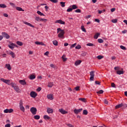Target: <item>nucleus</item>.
<instances>
[{"instance_id": "f257e3e1", "label": "nucleus", "mask_w": 127, "mask_h": 127, "mask_svg": "<svg viewBox=\"0 0 127 127\" xmlns=\"http://www.w3.org/2000/svg\"><path fill=\"white\" fill-rule=\"evenodd\" d=\"M57 33H59L58 37H59V38H64V34H65L64 30H62L61 28H59L57 29Z\"/></svg>"}, {"instance_id": "f03ea898", "label": "nucleus", "mask_w": 127, "mask_h": 127, "mask_svg": "<svg viewBox=\"0 0 127 127\" xmlns=\"http://www.w3.org/2000/svg\"><path fill=\"white\" fill-rule=\"evenodd\" d=\"M11 86L14 88V89L16 92H19V87L16 85V84L13 83V82L11 83Z\"/></svg>"}, {"instance_id": "7ed1b4c3", "label": "nucleus", "mask_w": 127, "mask_h": 127, "mask_svg": "<svg viewBox=\"0 0 127 127\" xmlns=\"http://www.w3.org/2000/svg\"><path fill=\"white\" fill-rule=\"evenodd\" d=\"M0 81H2V82H3V83H5V84H7V85H11V83L10 84V80L9 79H4V78H0Z\"/></svg>"}, {"instance_id": "20e7f679", "label": "nucleus", "mask_w": 127, "mask_h": 127, "mask_svg": "<svg viewBox=\"0 0 127 127\" xmlns=\"http://www.w3.org/2000/svg\"><path fill=\"white\" fill-rule=\"evenodd\" d=\"M30 112L32 113V115H36V113H37V109L35 107H32L30 109Z\"/></svg>"}, {"instance_id": "39448f33", "label": "nucleus", "mask_w": 127, "mask_h": 127, "mask_svg": "<svg viewBox=\"0 0 127 127\" xmlns=\"http://www.w3.org/2000/svg\"><path fill=\"white\" fill-rule=\"evenodd\" d=\"M90 81H94V77H95V71H91L90 72Z\"/></svg>"}, {"instance_id": "423d86ee", "label": "nucleus", "mask_w": 127, "mask_h": 127, "mask_svg": "<svg viewBox=\"0 0 127 127\" xmlns=\"http://www.w3.org/2000/svg\"><path fill=\"white\" fill-rule=\"evenodd\" d=\"M82 111H83V109L81 108L79 109H74L73 110V112L75 114V115H78V114H79V113H81Z\"/></svg>"}, {"instance_id": "0eeeda50", "label": "nucleus", "mask_w": 127, "mask_h": 127, "mask_svg": "<svg viewBox=\"0 0 127 127\" xmlns=\"http://www.w3.org/2000/svg\"><path fill=\"white\" fill-rule=\"evenodd\" d=\"M60 113H61L62 115H66V114H68V112L64 110L63 109H60L59 110Z\"/></svg>"}, {"instance_id": "6e6552de", "label": "nucleus", "mask_w": 127, "mask_h": 127, "mask_svg": "<svg viewBox=\"0 0 127 127\" xmlns=\"http://www.w3.org/2000/svg\"><path fill=\"white\" fill-rule=\"evenodd\" d=\"M30 96L32 98H36V96H37V94H36L34 91H32L30 93Z\"/></svg>"}, {"instance_id": "1a4fd4ad", "label": "nucleus", "mask_w": 127, "mask_h": 127, "mask_svg": "<svg viewBox=\"0 0 127 127\" xmlns=\"http://www.w3.org/2000/svg\"><path fill=\"white\" fill-rule=\"evenodd\" d=\"M8 47H9L10 49H11V50H13V49H14V43H10L8 45Z\"/></svg>"}, {"instance_id": "9d476101", "label": "nucleus", "mask_w": 127, "mask_h": 127, "mask_svg": "<svg viewBox=\"0 0 127 127\" xmlns=\"http://www.w3.org/2000/svg\"><path fill=\"white\" fill-rule=\"evenodd\" d=\"M2 34L3 37H5V38H6V39H9L10 36L6 33L2 32Z\"/></svg>"}, {"instance_id": "9b49d317", "label": "nucleus", "mask_w": 127, "mask_h": 127, "mask_svg": "<svg viewBox=\"0 0 127 127\" xmlns=\"http://www.w3.org/2000/svg\"><path fill=\"white\" fill-rule=\"evenodd\" d=\"M47 112L48 114H53L54 110L50 108H48L47 109Z\"/></svg>"}, {"instance_id": "f8f14e48", "label": "nucleus", "mask_w": 127, "mask_h": 127, "mask_svg": "<svg viewBox=\"0 0 127 127\" xmlns=\"http://www.w3.org/2000/svg\"><path fill=\"white\" fill-rule=\"evenodd\" d=\"M55 23H60V24H65V22L62 20H57L56 21Z\"/></svg>"}, {"instance_id": "ddd939ff", "label": "nucleus", "mask_w": 127, "mask_h": 127, "mask_svg": "<svg viewBox=\"0 0 127 127\" xmlns=\"http://www.w3.org/2000/svg\"><path fill=\"white\" fill-rule=\"evenodd\" d=\"M23 23H24V24H26V25H28L29 26H30L31 27H33V28L34 27V26H33L30 23H28L27 22L24 21Z\"/></svg>"}, {"instance_id": "4468645a", "label": "nucleus", "mask_w": 127, "mask_h": 127, "mask_svg": "<svg viewBox=\"0 0 127 127\" xmlns=\"http://www.w3.org/2000/svg\"><path fill=\"white\" fill-rule=\"evenodd\" d=\"M19 83L21 85H26V82H25V80H19Z\"/></svg>"}, {"instance_id": "2eb2a0df", "label": "nucleus", "mask_w": 127, "mask_h": 127, "mask_svg": "<svg viewBox=\"0 0 127 127\" xmlns=\"http://www.w3.org/2000/svg\"><path fill=\"white\" fill-rule=\"evenodd\" d=\"M100 34H101L100 33H96L94 36V38L95 39H98V38L99 37V36H100Z\"/></svg>"}, {"instance_id": "dca6fc26", "label": "nucleus", "mask_w": 127, "mask_h": 127, "mask_svg": "<svg viewBox=\"0 0 127 127\" xmlns=\"http://www.w3.org/2000/svg\"><path fill=\"white\" fill-rule=\"evenodd\" d=\"M62 58L64 62H65V61H67V58H66V55H63L62 57Z\"/></svg>"}, {"instance_id": "f3484780", "label": "nucleus", "mask_w": 127, "mask_h": 127, "mask_svg": "<svg viewBox=\"0 0 127 127\" xmlns=\"http://www.w3.org/2000/svg\"><path fill=\"white\" fill-rule=\"evenodd\" d=\"M47 97L49 100H53V95L52 94H49Z\"/></svg>"}, {"instance_id": "a211bd4d", "label": "nucleus", "mask_w": 127, "mask_h": 127, "mask_svg": "<svg viewBox=\"0 0 127 127\" xmlns=\"http://www.w3.org/2000/svg\"><path fill=\"white\" fill-rule=\"evenodd\" d=\"M81 62H82L80 60L77 61L75 62L74 64L75 65V66H78V65H80V64H81Z\"/></svg>"}, {"instance_id": "6ab92c4d", "label": "nucleus", "mask_w": 127, "mask_h": 127, "mask_svg": "<svg viewBox=\"0 0 127 127\" xmlns=\"http://www.w3.org/2000/svg\"><path fill=\"white\" fill-rule=\"evenodd\" d=\"M5 67L8 69V70H11V67H10V64H5Z\"/></svg>"}, {"instance_id": "aec40b11", "label": "nucleus", "mask_w": 127, "mask_h": 127, "mask_svg": "<svg viewBox=\"0 0 127 127\" xmlns=\"http://www.w3.org/2000/svg\"><path fill=\"white\" fill-rule=\"evenodd\" d=\"M29 79H30V80H33L34 79H35V78H36V76H35V75L32 74L29 77Z\"/></svg>"}, {"instance_id": "412c9836", "label": "nucleus", "mask_w": 127, "mask_h": 127, "mask_svg": "<svg viewBox=\"0 0 127 127\" xmlns=\"http://www.w3.org/2000/svg\"><path fill=\"white\" fill-rule=\"evenodd\" d=\"M16 9L18 10V11H24V10L22 9V8L20 7H16Z\"/></svg>"}, {"instance_id": "4be33fe9", "label": "nucleus", "mask_w": 127, "mask_h": 127, "mask_svg": "<svg viewBox=\"0 0 127 127\" xmlns=\"http://www.w3.org/2000/svg\"><path fill=\"white\" fill-rule=\"evenodd\" d=\"M123 103H121L120 104L116 105L115 107V108L116 109H120V108H122V107H123Z\"/></svg>"}, {"instance_id": "5701e85b", "label": "nucleus", "mask_w": 127, "mask_h": 127, "mask_svg": "<svg viewBox=\"0 0 127 127\" xmlns=\"http://www.w3.org/2000/svg\"><path fill=\"white\" fill-rule=\"evenodd\" d=\"M9 55H11L12 56V58H14V57H15V54H14V53L12 51L10 52Z\"/></svg>"}, {"instance_id": "b1692460", "label": "nucleus", "mask_w": 127, "mask_h": 127, "mask_svg": "<svg viewBox=\"0 0 127 127\" xmlns=\"http://www.w3.org/2000/svg\"><path fill=\"white\" fill-rule=\"evenodd\" d=\"M53 43L54 45H55V46H58V42L57 40L53 41Z\"/></svg>"}, {"instance_id": "393cba45", "label": "nucleus", "mask_w": 127, "mask_h": 127, "mask_svg": "<svg viewBox=\"0 0 127 127\" xmlns=\"http://www.w3.org/2000/svg\"><path fill=\"white\" fill-rule=\"evenodd\" d=\"M16 44H17V45H19V46H22V45H23V43L20 41H17Z\"/></svg>"}, {"instance_id": "a878e982", "label": "nucleus", "mask_w": 127, "mask_h": 127, "mask_svg": "<svg viewBox=\"0 0 127 127\" xmlns=\"http://www.w3.org/2000/svg\"><path fill=\"white\" fill-rule=\"evenodd\" d=\"M19 107H20V110H21V111H22V112H25V109H24V107H23V105L19 106Z\"/></svg>"}, {"instance_id": "bb28decb", "label": "nucleus", "mask_w": 127, "mask_h": 127, "mask_svg": "<svg viewBox=\"0 0 127 127\" xmlns=\"http://www.w3.org/2000/svg\"><path fill=\"white\" fill-rule=\"evenodd\" d=\"M117 73L118 75H122V74H124V71L122 70H118L117 71Z\"/></svg>"}, {"instance_id": "cd10ccee", "label": "nucleus", "mask_w": 127, "mask_h": 127, "mask_svg": "<svg viewBox=\"0 0 127 127\" xmlns=\"http://www.w3.org/2000/svg\"><path fill=\"white\" fill-rule=\"evenodd\" d=\"M0 7H1V8H5L6 5L5 4H0Z\"/></svg>"}, {"instance_id": "c85d7f7f", "label": "nucleus", "mask_w": 127, "mask_h": 127, "mask_svg": "<svg viewBox=\"0 0 127 127\" xmlns=\"http://www.w3.org/2000/svg\"><path fill=\"white\" fill-rule=\"evenodd\" d=\"M97 58L99 60H101V59H103V58H104V56H102V55H99L97 57Z\"/></svg>"}, {"instance_id": "c756f323", "label": "nucleus", "mask_w": 127, "mask_h": 127, "mask_svg": "<svg viewBox=\"0 0 127 127\" xmlns=\"http://www.w3.org/2000/svg\"><path fill=\"white\" fill-rule=\"evenodd\" d=\"M34 118L35 120H39V119H40V116L39 115H35Z\"/></svg>"}, {"instance_id": "7c9ffc66", "label": "nucleus", "mask_w": 127, "mask_h": 127, "mask_svg": "<svg viewBox=\"0 0 127 127\" xmlns=\"http://www.w3.org/2000/svg\"><path fill=\"white\" fill-rule=\"evenodd\" d=\"M44 119H45V120H50V117L47 115H45L44 116Z\"/></svg>"}, {"instance_id": "2f4dec72", "label": "nucleus", "mask_w": 127, "mask_h": 127, "mask_svg": "<svg viewBox=\"0 0 127 127\" xmlns=\"http://www.w3.org/2000/svg\"><path fill=\"white\" fill-rule=\"evenodd\" d=\"M53 83H52V82H49L48 85V87H49L50 88H52V87H53Z\"/></svg>"}, {"instance_id": "473e14b6", "label": "nucleus", "mask_w": 127, "mask_h": 127, "mask_svg": "<svg viewBox=\"0 0 127 127\" xmlns=\"http://www.w3.org/2000/svg\"><path fill=\"white\" fill-rule=\"evenodd\" d=\"M37 13H38V14H39V15H41V16H44V14H43V13H42L40 11H37Z\"/></svg>"}, {"instance_id": "72a5a7b5", "label": "nucleus", "mask_w": 127, "mask_h": 127, "mask_svg": "<svg viewBox=\"0 0 127 127\" xmlns=\"http://www.w3.org/2000/svg\"><path fill=\"white\" fill-rule=\"evenodd\" d=\"M62 7H64L65 6V2H60Z\"/></svg>"}, {"instance_id": "f704fd0d", "label": "nucleus", "mask_w": 127, "mask_h": 127, "mask_svg": "<svg viewBox=\"0 0 127 127\" xmlns=\"http://www.w3.org/2000/svg\"><path fill=\"white\" fill-rule=\"evenodd\" d=\"M74 90H75V91H80V86H77L74 87Z\"/></svg>"}, {"instance_id": "c9c22d12", "label": "nucleus", "mask_w": 127, "mask_h": 127, "mask_svg": "<svg viewBox=\"0 0 127 127\" xmlns=\"http://www.w3.org/2000/svg\"><path fill=\"white\" fill-rule=\"evenodd\" d=\"M72 7L71 8H72V9H76V8H78V7H77V5L73 4L72 5Z\"/></svg>"}, {"instance_id": "e433bc0d", "label": "nucleus", "mask_w": 127, "mask_h": 127, "mask_svg": "<svg viewBox=\"0 0 127 127\" xmlns=\"http://www.w3.org/2000/svg\"><path fill=\"white\" fill-rule=\"evenodd\" d=\"M98 41L99 43H103L104 42V40L102 39H98Z\"/></svg>"}, {"instance_id": "4c0bfd02", "label": "nucleus", "mask_w": 127, "mask_h": 127, "mask_svg": "<svg viewBox=\"0 0 127 127\" xmlns=\"http://www.w3.org/2000/svg\"><path fill=\"white\" fill-rule=\"evenodd\" d=\"M112 22H113V23H117V22H118V19H112Z\"/></svg>"}, {"instance_id": "58836bf2", "label": "nucleus", "mask_w": 127, "mask_h": 127, "mask_svg": "<svg viewBox=\"0 0 127 127\" xmlns=\"http://www.w3.org/2000/svg\"><path fill=\"white\" fill-rule=\"evenodd\" d=\"M103 93H104V90H100L99 91L97 92V94H103Z\"/></svg>"}, {"instance_id": "ea45409f", "label": "nucleus", "mask_w": 127, "mask_h": 127, "mask_svg": "<svg viewBox=\"0 0 127 127\" xmlns=\"http://www.w3.org/2000/svg\"><path fill=\"white\" fill-rule=\"evenodd\" d=\"M9 4L11 5V6H12V7H16L15 4H14L12 2H10Z\"/></svg>"}, {"instance_id": "a19ab883", "label": "nucleus", "mask_w": 127, "mask_h": 127, "mask_svg": "<svg viewBox=\"0 0 127 127\" xmlns=\"http://www.w3.org/2000/svg\"><path fill=\"white\" fill-rule=\"evenodd\" d=\"M75 49H81V46L77 45V46L75 47Z\"/></svg>"}, {"instance_id": "79ce46f5", "label": "nucleus", "mask_w": 127, "mask_h": 127, "mask_svg": "<svg viewBox=\"0 0 127 127\" xmlns=\"http://www.w3.org/2000/svg\"><path fill=\"white\" fill-rule=\"evenodd\" d=\"M52 2H54V3H56V2H58V0H49Z\"/></svg>"}, {"instance_id": "37998d69", "label": "nucleus", "mask_w": 127, "mask_h": 127, "mask_svg": "<svg viewBox=\"0 0 127 127\" xmlns=\"http://www.w3.org/2000/svg\"><path fill=\"white\" fill-rule=\"evenodd\" d=\"M72 10H73V8H69L67 9V12H71V11H72Z\"/></svg>"}, {"instance_id": "c03bdc74", "label": "nucleus", "mask_w": 127, "mask_h": 127, "mask_svg": "<svg viewBox=\"0 0 127 127\" xmlns=\"http://www.w3.org/2000/svg\"><path fill=\"white\" fill-rule=\"evenodd\" d=\"M21 106H23V102L22 101V100H20L19 102V107Z\"/></svg>"}, {"instance_id": "a18cd8bd", "label": "nucleus", "mask_w": 127, "mask_h": 127, "mask_svg": "<svg viewBox=\"0 0 127 127\" xmlns=\"http://www.w3.org/2000/svg\"><path fill=\"white\" fill-rule=\"evenodd\" d=\"M83 115H88V111L86 110H83Z\"/></svg>"}, {"instance_id": "49530a36", "label": "nucleus", "mask_w": 127, "mask_h": 127, "mask_svg": "<svg viewBox=\"0 0 127 127\" xmlns=\"http://www.w3.org/2000/svg\"><path fill=\"white\" fill-rule=\"evenodd\" d=\"M79 100L81 101V102H85L86 99L85 98H79Z\"/></svg>"}, {"instance_id": "de8ad7c7", "label": "nucleus", "mask_w": 127, "mask_h": 127, "mask_svg": "<svg viewBox=\"0 0 127 127\" xmlns=\"http://www.w3.org/2000/svg\"><path fill=\"white\" fill-rule=\"evenodd\" d=\"M76 45H77L76 43H74V44L71 45V46H70V48H74V47H75L76 46Z\"/></svg>"}, {"instance_id": "09e8293b", "label": "nucleus", "mask_w": 127, "mask_h": 127, "mask_svg": "<svg viewBox=\"0 0 127 127\" xmlns=\"http://www.w3.org/2000/svg\"><path fill=\"white\" fill-rule=\"evenodd\" d=\"M111 87H112V88H116V84L115 83L113 82L111 83Z\"/></svg>"}, {"instance_id": "8fccbe9b", "label": "nucleus", "mask_w": 127, "mask_h": 127, "mask_svg": "<svg viewBox=\"0 0 127 127\" xmlns=\"http://www.w3.org/2000/svg\"><path fill=\"white\" fill-rule=\"evenodd\" d=\"M35 19L37 21H40L41 18L39 17H36Z\"/></svg>"}, {"instance_id": "3c124183", "label": "nucleus", "mask_w": 127, "mask_h": 127, "mask_svg": "<svg viewBox=\"0 0 127 127\" xmlns=\"http://www.w3.org/2000/svg\"><path fill=\"white\" fill-rule=\"evenodd\" d=\"M13 112V109H8L9 114H10V113H12Z\"/></svg>"}, {"instance_id": "603ef678", "label": "nucleus", "mask_w": 127, "mask_h": 127, "mask_svg": "<svg viewBox=\"0 0 127 127\" xmlns=\"http://www.w3.org/2000/svg\"><path fill=\"white\" fill-rule=\"evenodd\" d=\"M87 46H94V44H92V43H88L87 45Z\"/></svg>"}, {"instance_id": "864d4df0", "label": "nucleus", "mask_w": 127, "mask_h": 127, "mask_svg": "<svg viewBox=\"0 0 127 127\" xmlns=\"http://www.w3.org/2000/svg\"><path fill=\"white\" fill-rule=\"evenodd\" d=\"M81 29L82 31H83L84 32H86V29L84 28V26H81Z\"/></svg>"}, {"instance_id": "5fc2aeb1", "label": "nucleus", "mask_w": 127, "mask_h": 127, "mask_svg": "<svg viewBox=\"0 0 127 127\" xmlns=\"http://www.w3.org/2000/svg\"><path fill=\"white\" fill-rule=\"evenodd\" d=\"M4 113L5 114H7L8 113V109H6L5 110H4Z\"/></svg>"}, {"instance_id": "6e6d98bb", "label": "nucleus", "mask_w": 127, "mask_h": 127, "mask_svg": "<svg viewBox=\"0 0 127 127\" xmlns=\"http://www.w3.org/2000/svg\"><path fill=\"white\" fill-rule=\"evenodd\" d=\"M120 48H121V49H123V50H126V48L124 46H121Z\"/></svg>"}, {"instance_id": "4d7b16f0", "label": "nucleus", "mask_w": 127, "mask_h": 127, "mask_svg": "<svg viewBox=\"0 0 127 127\" xmlns=\"http://www.w3.org/2000/svg\"><path fill=\"white\" fill-rule=\"evenodd\" d=\"M50 66V67H51V68H55V67H56L55 65L53 64H51Z\"/></svg>"}, {"instance_id": "13d9d810", "label": "nucleus", "mask_w": 127, "mask_h": 127, "mask_svg": "<svg viewBox=\"0 0 127 127\" xmlns=\"http://www.w3.org/2000/svg\"><path fill=\"white\" fill-rule=\"evenodd\" d=\"M95 84H96V85H101V82H100L98 81H95Z\"/></svg>"}, {"instance_id": "bf43d9fd", "label": "nucleus", "mask_w": 127, "mask_h": 127, "mask_svg": "<svg viewBox=\"0 0 127 127\" xmlns=\"http://www.w3.org/2000/svg\"><path fill=\"white\" fill-rule=\"evenodd\" d=\"M123 108H127V104H124V103H123Z\"/></svg>"}, {"instance_id": "052dcab7", "label": "nucleus", "mask_w": 127, "mask_h": 127, "mask_svg": "<svg viewBox=\"0 0 127 127\" xmlns=\"http://www.w3.org/2000/svg\"><path fill=\"white\" fill-rule=\"evenodd\" d=\"M66 126H67V127H74L73 126H72V125H71L70 124H66Z\"/></svg>"}, {"instance_id": "680f3d73", "label": "nucleus", "mask_w": 127, "mask_h": 127, "mask_svg": "<svg viewBox=\"0 0 127 127\" xmlns=\"http://www.w3.org/2000/svg\"><path fill=\"white\" fill-rule=\"evenodd\" d=\"M75 12H81V10L80 9H77L75 10Z\"/></svg>"}, {"instance_id": "e2e57ef3", "label": "nucleus", "mask_w": 127, "mask_h": 127, "mask_svg": "<svg viewBox=\"0 0 127 127\" xmlns=\"http://www.w3.org/2000/svg\"><path fill=\"white\" fill-rule=\"evenodd\" d=\"M47 20L46 19H43V18H41L40 21H46Z\"/></svg>"}, {"instance_id": "0e129e2a", "label": "nucleus", "mask_w": 127, "mask_h": 127, "mask_svg": "<svg viewBox=\"0 0 127 127\" xmlns=\"http://www.w3.org/2000/svg\"><path fill=\"white\" fill-rule=\"evenodd\" d=\"M127 30H125L122 31V33H123L124 34H126V33H127Z\"/></svg>"}, {"instance_id": "69168bd1", "label": "nucleus", "mask_w": 127, "mask_h": 127, "mask_svg": "<svg viewBox=\"0 0 127 127\" xmlns=\"http://www.w3.org/2000/svg\"><path fill=\"white\" fill-rule=\"evenodd\" d=\"M95 21L96 22H98V23L100 22V20L99 19H95Z\"/></svg>"}, {"instance_id": "338daca9", "label": "nucleus", "mask_w": 127, "mask_h": 127, "mask_svg": "<svg viewBox=\"0 0 127 127\" xmlns=\"http://www.w3.org/2000/svg\"><path fill=\"white\" fill-rule=\"evenodd\" d=\"M82 56H86L87 55V53L84 52L82 54Z\"/></svg>"}, {"instance_id": "774afa93", "label": "nucleus", "mask_w": 127, "mask_h": 127, "mask_svg": "<svg viewBox=\"0 0 127 127\" xmlns=\"http://www.w3.org/2000/svg\"><path fill=\"white\" fill-rule=\"evenodd\" d=\"M5 127H10V124L5 125Z\"/></svg>"}]
</instances>
